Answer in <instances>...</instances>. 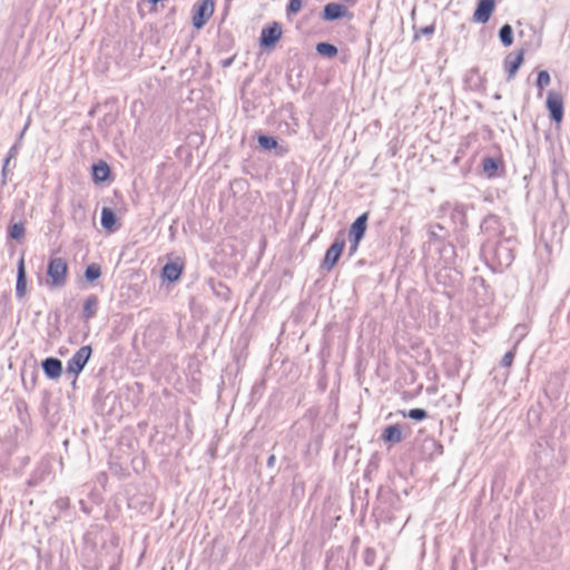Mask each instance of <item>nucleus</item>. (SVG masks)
Returning a JSON list of instances; mask_svg holds the SVG:
<instances>
[{
	"instance_id": "nucleus-14",
	"label": "nucleus",
	"mask_w": 570,
	"mask_h": 570,
	"mask_svg": "<svg viewBox=\"0 0 570 570\" xmlns=\"http://www.w3.org/2000/svg\"><path fill=\"white\" fill-rule=\"evenodd\" d=\"M183 271L184 263L179 258H177L175 262H169L164 265L161 269V276L169 283H174L180 278Z\"/></svg>"
},
{
	"instance_id": "nucleus-18",
	"label": "nucleus",
	"mask_w": 570,
	"mask_h": 570,
	"mask_svg": "<svg viewBox=\"0 0 570 570\" xmlns=\"http://www.w3.org/2000/svg\"><path fill=\"white\" fill-rule=\"evenodd\" d=\"M98 304H99V299H98L97 295H94V294L89 295L86 298V301L83 302L81 317L85 321H89V320L94 318L98 311Z\"/></svg>"
},
{
	"instance_id": "nucleus-41",
	"label": "nucleus",
	"mask_w": 570,
	"mask_h": 570,
	"mask_svg": "<svg viewBox=\"0 0 570 570\" xmlns=\"http://www.w3.org/2000/svg\"><path fill=\"white\" fill-rule=\"evenodd\" d=\"M275 462H276V458H275V455H274V454H271V455L268 456V459H267L266 464H267V466H268V468H273V466L275 465Z\"/></svg>"
},
{
	"instance_id": "nucleus-33",
	"label": "nucleus",
	"mask_w": 570,
	"mask_h": 570,
	"mask_svg": "<svg viewBox=\"0 0 570 570\" xmlns=\"http://www.w3.org/2000/svg\"><path fill=\"white\" fill-rule=\"evenodd\" d=\"M55 507L60 511H66L70 507V500L67 497L59 498L55 501Z\"/></svg>"
},
{
	"instance_id": "nucleus-9",
	"label": "nucleus",
	"mask_w": 570,
	"mask_h": 570,
	"mask_svg": "<svg viewBox=\"0 0 570 570\" xmlns=\"http://www.w3.org/2000/svg\"><path fill=\"white\" fill-rule=\"evenodd\" d=\"M51 474V464L48 461H41L33 472L31 473L30 478L27 481V484L29 487H38L43 481H46Z\"/></svg>"
},
{
	"instance_id": "nucleus-20",
	"label": "nucleus",
	"mask_w": 570,
	"mask_h": 570,
	"mask_svg": "<svg viewBox=\"0 0 570 570\" xmlns=\"http://www.w3.org/2000/svg\"><path fill=\"white\" fill-rule=\"evenodd\" d=\"M382 440L391 444H397L402 442L403 435L399 424L389 425L384 429Z\"/></svg>"
},
{
	"instance_id": "nucleus-7",
	"label": "nucleus",
	"mask_w": 570,
	"mask_h": 570,
	"mask_svg": "<svg viewBox=\"0 0 570 570\" xmlns=\"http://www.w3.org/2000/svg\"><path fill=\"white\" fill-rule=\"evenodd\" d=\"M282 37V26L274 21L267 27H264L261 31L259 46L264 49H268L275 46V43Z\"/></svg>"
},
{
	"instance_id": "nucleus-13",
	"label": "nucleus",
	"mask_w": 570,
	"mask_h": 570,
	"mask_svg": "<svg viewBox=\"0 0 570 570\" xmlns=\"http://www.w3.org/2000/svg\"><path fill=\"white\" fill-rule=\"evenodd\" d=\"M493 255L500 267H509L514 259L513 250L503 243H497Z\"/></svg>"
},
{
	"instance_id": "nucleus-35",
	"label": "nucleus",
	"mask_w": 570,
	"mask_h": 570,
	"mask_svg": "<svg viewBox=\"0 0 570 570\" xmlns=\"http://www.w3.org/2000/svg\"><path fill=\"white\" fill-rule=\"evenodd\" d=\"M20 148H21V144L16 141V144L12 145L11 148L9 149L6 158L9 160L13 159L18 155Z\"/></svg>"
},
{
	"instance_id": "nucleus-2",
	"label": "nucleus",
	"mask_w": 570,
	"mask_h": 570,
	"mask_svg": "<svg viewBox=\"0 0 570 570\" xmlns=\"http://www.w3.org/2000/svg\"><path fill=\"white\" fill-rule=\"evenodd\" d=\"M481 233L487 237L483 243V248L487 249L491 246V243L497 240L500 236L503 235L504 227L501 223V219L495 214L487 215L481 224H480Z\"/></svg>"
},
{
	"instance_id": "nucleus-15",
	"label": "nucleus",
	"mask_w": 570,
	"mask_h": 570,
	"mask_svg": "<svg viewBox=\"0 0 570 570\" xmlns=\"http://www.w3.org/2000/svg\"><path fill=\"white\" fill-rule=\"evenodd\" d=\"M368 213L360 215L351 225L348 238L362 240L367 228Z\"/></svg>"
},
{
	"instance_id": "nucleus-36",
	"label": "nucleus",
	"mask_w": 570,
	"mask_h": 570,
	"mask_svg": "<svg viewBox=\"0 0 570 570\" xmlns=\"http://www.w3.org/2000/svg\"><path fill=\"white\" fill-rule=\"evenodd\" d=\"M11 160L4 158L3 160V165H2V169H1V178H2V185H6L7 184V178H8V174H9V169H8V166L10 164Z\"/></svg>"
},
{
	"instance_id": "nucleus-12",
	"label": "nucleus",
	"mask_w": 570,
	"mask_h": 570,
	"mask_svg": "<svg viewBox=\"0 0 570 570\" xmlns=\"http://www.w3.org/2000/svg\"><path fill=\"white\" fill-rule=\"evenodd\" d=\"M348 14V9L341 3L330 2L324 6L322 18L326 21H335Z\"/></svg>"
},
{
	"instance_id": "nucleus-44",
	"label": "nucleus",
	"mask_w": 570,
	"mask_h": 570,
	"mask_svg": "<svg viewBox=\"0 0 570 570\" xmlns=\"http://www.w3.org/2000/svg\"><path fill=\"white\" fill-rule=\"evenodd\" d=\"M494 98L499 100V99H501V95L500 94H495Z\"/></svg>"
},
{
	"instance_id": "nucleus-42",
	"label": "nucleus",
	"mask_w": 570,
	"mask_h": 570,
	"mask_svg": "<svg viewBox=\"0 0 570 570\" xmlns=\"http://www.w3.org/2000/svg\"><path fill=\"white\" fill-rule=\"evenodd\" d=\"M434 448H438L440 453L442 452V445L440 443H436L435 441L431 442Z\"/></svg>"
},
{
	"instance_id": "nucleus-43",
	"label": "nucleus",
	"mask_w": 570,
	"mask_h": 570,
	"mask_svg": "<svg viewBox=\"0 0 570 570\" xmlns=\"http://www.w3.org/2000/svg\"><path fill=\"white\" fill-rule=\"evenodd\" d=\"M148 3L153 4V6H156L157 3H159L161 0H146Z\"/></svg>"
},
{
	"instance_id": "nucleus-38",
	"label": "nucleus",
	"mask_w": 570,
	"mask_h": 570,
	"mask_svg": "<svg viewBox=\"0 0 570 570\" xmlns=\"http://www.w3.org/2000/svg\"><path fill=\"white\" fill-rule=\"evenodd\" d=\"M421 35L431 36L434 33V24L425 26L420 29Z\"/></svg>"
},
{
	"instance_id": "nucleus-17",
	"label": "nucleus",
	"mask_w": 570,
	"mask_h": 570,
	"mask_svg": "<svg viewBox=\"0 0 570 570\" xmlns=\"http://www.w3.org/2000/svg\"><path fill=\"white\" fill-rule=\"evenodd\" d=\"M92 179L96 184L105 183L110 177V167L104 160H99L98 163L91 166Z\"/></svg>"
},
{
	"instance_id": "nucleus-10",
	"label": "nucleus",
	"mask_w": 570,
	"mask_h": 570,
	"mask_svg": "<svg viewBox=\"0 0 570 570\" xmlns=\"http://www.w3.org/2000/svg\"><path fill=\"white\" fill-rule=\"evenodd\" d=\"M524 49H520L517 53H509L504 58V68L508 72V80H511L514 78L517 71L521 67L524 60Z\"/></svg>"
},
{
	"instance_id": "nucleus-32",
	"label": "nucleus",
	"mask_w": 570,
	"mask_h": 570,
	"mask_svg": "<svg viewBox=\"0 0 570 570\" xmlns=\"http://www.w3.org/2000/svg\"><path fill=\"white\" fill-rule=\"evenodd\" d=\"M376 551L373 548H366L363 553L364 563L367 567H373L375 564Z\"/></svg>"
},
{
	"instance_id": "nucleus-40",
	"label": "nucleus",
	"mask_w": 570,
	"mask_h": 570,
	"mask_svg": "<svg viewBox=\"0 0 570 570\" xmlns=\"http://www.w3.org/2000/svg\"><path fill=\"white\" fill-rule=\"evenodd\" d=\"M28 127H29V121H27V124L24 125L23 129H22V130H21V132L19 134L18 139H17V142H20V144H21V141H22V139H23V136H24V134H26V131H27Z\"/></svg>"
},
{
	"instance_id": "nucleus-28",
	"label": "nucleus",
	"mask_w": 570,
	"mask_h": 570,
	"mask_svg": "<svg viewBox=\"0 0 570 570\" xmlns=\"http://www.w3.org/2000/svg\"><path fill=\"white\" fill-rule=\"evenodd\" d=\"M101 276V268L98 264L92 263L86 267L85 278L87 282L92 283Z\"/></svg>"
},
{
	"instance_id": "nucleus-19",
	"label": "nucleus",
	"mask_w": 570,
	"mask_h": 570,
	"mask_svg": "<svg viewBox=\"0 0 570 570\" xmlns=\"http://www.w3.org/2000/svg\"><path fill=\"white\" fill-rule=\"evenodd\" d=\"M71 217L79 227L88 225L87 209L81 202L72 203Z\"/></svg>"
},
{
	"instance_id": "nucleus-37",
	"label": "nucleus",
	"mask_w": 570,
	"mask_h": 570,
	"mask_svg": "<svg viewBox=\"0 0 570 570\" xmlns=\"http://www.w3.org/2000/svg\"><path fill=\"white\" fill-rule=\"evenodd\" d=\"M350 240V247H348V254L352 256L358 248L360 239L348 238Z\"/></svg>"
},
{
	"instance_id": "nucleus-25",
	"label": "nucleus",
	"mask_w": 570,
	"mask_h": 570,
	"mask_svg": "<svg viewBox=\"0 0 570 570\" xmlns=\"http://www.w3.org/2000/svg\"><path fill=\"white\" fill-rule=\"evenodd\" d=\"M499 39L503 47H510L513 43V29L509 23H504L499 29Z\"/></svg>"
},
{
	"instance_id": "nucleus-16",
	"label": "nucleus",
	"mask_w": 570,
	"mask_h": 570,
	"mask_svg": "<svg viewBox=\"0 0 570 570\" xmlns=\"http://www.w3.org/2000/svg\"><path fill=\"white\" fill-rule=\"evenodd\" d=\"M27 289V272L24 267V259L21 257L18 262L17 268V282H16V295L21 298L26 295Z\"/></svg>"
},
{
	"instance_id": "nucleus-21",
	"label": "nucleus",
	"mask_w": 570,
	"mask_h": 570,
	"mask_svg": "<svg viewBox=\"0 0 570 570\" xmlns=\"http://www.w3.org/2000/svg\"><path fill=\"white\" fill-rule=\"evenodd\" d=\"M258 145L264 150L275 149L276 150L275 154L277 156H282L286 151V149H284L282 147L281 148L278 147L277 139L274 136L259 135L258 136Z\"/></svg>"
},
{
	"instance_id": "nucleus-5",
	"label": "nucleus",
	"mask_w": 570,
	"mask_h": 570,
	"mask_svg": "<svg viewBox=\"0 0 570 570\" xmlns=\"http://www.w3.org/2000/svg\"><path fill=\"white\" fill-rule=\"evenodd\" d=\"M345 247V239L343 237H336L334 243L327 248L325 256L322 261L321 268L330 272L337 264L343 249Z\"/></svg>"
},
{
	"instance_id": "nucleus-24",
	"label": "nucleus",
	"mask_w": 570,
	"mask_h": 570,
	"mask_svg": "<svg viewBox=\"0 0 570 570\" xmlns=\"http://www.w3.org/2000/svg\"><path fill=\"white\" fill-rule=\"evenodd\" d=\"M451 217L454 222L465 227L468 225L466 206L463 204H455L452 209Z\"/></svg>"
},
{
	"instance_id": "nucleus-3",
	"label": "nucleus",
	"mask_w": 570,
	"mask_h": 570,
	"mask_svg": "<svg viewBox=\"0 0 570 570\" xmlns=\"http://www.w3.org/2000/svg\"><path fill=\"white\" fill-rule=\"evenodd\" d=\"M92 348L90 345L81 346L67 362V373L73 375V384L77 376L82 372L86 364L90 360Z\"/></svg>"
},
{
	"instance_id": "nucleus-34",
	"label": "nucleus",
	"mask_w": 570,
	"mask_h": 570,
	"mask_svg": "<svg viewBox=\"0 0 570 570\" xmlns=\"http://www.w3.org/2000/svg\"><path fill=\"white\" fill-rule=\"evenodd\" d=\"M514 356H515V353L513 350L507 352L501 360V365L504 367H510L513 363Z\"/></svg>"
},
{
	"instance_id": "nucleus-29",
	"label": "nucleus",
	"mask_w": 570,
	"mask_h": 570,
	"mask_svg": "<svg viewBox=\"0 0 570 570\" xmlns=\"http://www.w3.org/2000/svg\"><path fill=\"white\" fill-rule=\"evenodd\" d=\"M551 82L550 73L547 70H541L538 72L535 86L539 89V95H541V91L548 87Z\"/></svg>"
},
{
	"instance_id": "nucleus-26",
	"label": "nucleus",
	"mask_w": 570,
	"mask_h": 570,
	"mask_svg": "<svg viewBox=\"0 0 570 570\" xmlns=\"http://www.w3.org/2000/svg\"><path fill=\"white\" fill-rule=\"evenodd\" d=\"M315 50L318 55L326 58H334L338 52L337 48L330 42H318Z\"/></svg>"
},
{
	"instance_id": "nucleus-4",
	"label": "nucleus",
	"mask_w": 570,
	"mask_h": 570,
	"mask_svg": "<svg viewBox=\"0 0 570 570\" xmlns=\"http://www.w3.org/2000/svg\"><path fill=\"white\" fill-rule=\"evenodd\" d=\"M215 3L213 0H200L193 7L191 22L197 30L202 29L213 16Z\"/></svg>"
},
{
	"instance_id": "nucleus-23",
	"label": "nucleus",
	"mask_w": 570,
	"mask_h": 570,
	"mask_svg": "<svg viewBox=\"0 0 570 570\" xmlns=\"http://www.w3.org/2000/svg\"><path fill=\"white\" fill-rule=\"evenodd\" d=\"M500 166V160L493 157H485L482 159V169L488 178L497 176Z\"/></svg>"
},
{
	"instance_id": "nucleus-22",
	"label": "nucleus",
	"mask_w": 570,
	"mask_h": 570,
	"mask_svg": "<svg viewBox=\"0 0 570 570\" xmlns=\"http://www.w3.org/2000/svg\"><path fill=\"white\" fill-rule=\"evenodd\" d=\"M117 225V216L109 207H104L101 210V226L107 230H114Z\"/></svg>"
},
{
	"instance_id": "nucleus-1",
	"label": "nucleus",
	"mask_w": 570,
	"mask_h": 570,
	"mask_svg": "<svg viewBox=\"0 0 570 570\" xmlns=\"http://www.w3.org/2000/svg\"><path fill=\"white\" fill-rule=\"evenodd\" d=\"M67 273H68V264L62 257H53L48 262L47 275L48 281L47 284L50 287H62L67 282Z\"/></svg>"
},
{
	"instance_id": "nucleus-39",
	"label": "nucleus",
	"mask_w": 570,
	"mask_h": 570,
	"mask_svg": "<svg viewBox=\"0 0 570 570\" xmlns=\"http://www.w3.org/2000/svg\"><path fill=\"white\" fill-rule=\"evenodd\" d=\"M234 59H235V56L229 57V58H226V59H224V60H222V61H220V66H222L223 68L230 67V66H232V63L234 62Z\"/></svg>"
},
{
	"instance_id": "nucleus-30",
	"label": "nucleus",
	"mask_w": 570,
	"mask_h": 570,
	"mask_svg": "<svg viewBox=\"0 0 570 570\" xmlns=\"http://www.w3.org/2000/svg\"><path fill=\"white\" fill-rule=\"evenodd\" d=\"M24 235V226L22 223H14L8 228V236L12 239L19 240Z\"/></svg>"
},
{
	"instance_id": "nucleus-31",
	"label": "nucleus",
	"mask_w": 570,
	"mask_h": 570,
	"mask_svg": "<svg viewBox=\"0 0 570 570\" xmlns=\"http://www.w3.org/2000/svg\"><path fill=\"white\" fill-rule=\"evenodd\" d=\"M303 7L302 0H289L286 6V16L289 18L301 11Z\"/></svg>"
},
{
	"instance_id": "nucleus-6",
	"label": "nucleus",
	"mask_w": 570,
	"mask_h": 570,
	"mask_svg": "<svg viewBox=\"0 0 570 570\" xmlns=\"http://www.w3.org/2000/svg\"><path fill=\"white\" fill-rule=\"evenodd\" d=\"M546 107L550 119L556 124H560L563 119V99L561 94L553 90L548 91Z\"/></svg>"
},
{
	"instance_id": "nucleus-8",
	"label": "nucleus",
	"mask_w": 570,
	"mask_h": 570,
	"mask_svg": "<svg viewBox=\"0 0 570 570\" xmlns=\"http://www.w3.org/2000/svg\"><path fill=\"white\" fill-rule=\"evenodd\" d=\"M495 9V0H478L476 8L473 13V21L478 23H487Z\"/></svg>"
},
{
	"instance_id": "nucleus-11",
	"label": "nucleus",
	"mask_w": 570,
	"mask_h": 570,
	"mask_svg": "<svg viewBox=\"0 0 570 570\" xmlns=\"http://www.w3.org/2000/svg\"><path fill=\"white\" fill-rule=\"evenodd\" d=\"M41 367L49 380H58L62 374V362L57 357H46L41 362Z\"/></svg>"
},
{
	"instance_id": "nucleus-27",
	"label": "nucleus",
	"mask_w": 570,
	"mask_h": 570,
	"mask_svg": "<svg viewBox=\"0 0 570 570\" xmlns=\"http://www.w3.org/2000/svg\"><path fill=\"white\" fill-rule=\"evenodd\" d=\"M403 417H409L413 421L420 422L428 417V412L424 409L415 407L409 411H401Z\"/></svg>"
}]
</instances>
